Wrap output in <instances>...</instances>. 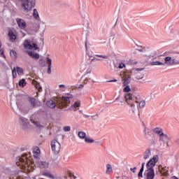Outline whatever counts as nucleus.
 I'll list each match as a JSON object with an SVG mask.
<instances>
[{
  "instance_id": "20",
  "label": "nucleus",
  "mask_w": 179,
  "mask_h": 179,
  "mask_svg": "<svg viewBox=\"0 0 179 179\" xmlns=\"http://www.w3.org/2000/svg\"><path fill=\"white\" fill-rule=\"evenodd\" d=\"M154 132L155 134H157V135H159V136L163 135V129H162V128H159V127H156L155 129H154Z\"/></svg>"
},
{
  "instance_id": "16",
  "label": "nucleus",
  "mask_w": 179,
  "mask_h": 179,
  "mask_svg": "<svg viewBox=\"0 0 179 179\" xmlns=\"http://www.w3.org/2000/svg\"><path fill=\"white\" fill-rule=\"evenodd\" d=\"M165 62L164 63V65H167L168 66H172V57H166L164 58Z\"/></svg>"
},
{
  "instance_id": "36",
  "label": "nucleus",
  "mask_w": 179,
  "mask_h": 179,
  "mask_svg": "<svg viewBox=\"0 0 179 179\" xmlns=\"http://www.w3.org/2000/svg\"><path fill=\"white\" fill-rule=\"evenodd\" d=\"M10 55L13 58H16V55H17V53H16V51H15V50H10Z\"/></svg>"
},
{
  "instance_id": "46",
  "label": "nucleus",
  "mask_w": 179,
  "mask_h": 179,
  "mask_svg": "<svg viewBox=\"0 0 179 179\" xmlns=\"http://www.w3.org/2000/svg\"><path fill=\"white\" fill-rule=\"evenodd\" d=\"M12 73H13V78H16V69L15 68L13 69Z\"/></svg>"
},
{
  "instance_id": "3",
  "label": "nucleus",
  "mask_w": 179,
  "mask_h": 179,
  "mask_svg": "<svg viewBox=\"0 0 179 179\" xmlns=\"http://www.w3.org/2000/svg\"><path fill=\"white\" fill-rule=\"evenodd\" d=\"M21 1V8L22 10L24 12V13H28L31 10V8H33V3L31 1L29 0H20Z\"/></svg>"
},
{
  "instance_id": "5",
  "label": "nucleus",
  "mask_w": 179,
  "mask_h": 179,
  "mask_svg": "<svg viewBox=\"0 0 179 179\" xmlns=\"http://www.w3.org/2000/svg\"><path fill=\"white\" fill-rule=\"evenodd\" d=\"M18 122L23 131H27L29 128V121L27 119L22 115L18 117Z\"/></svg>"
},
{
  "instance_id": "8",
  "label": "nucleus",
  "mask_w": 179,
  "mask_h": 179,
  "mask_svg": "<svg viewBox=\"0 0 179 179\" xmlns=\"http://www.w3.org/2000/svg\"><path fill=\"white\" fill-rule=\"evenodd\" d=\"M72 95H70L69 96H62V98H60L59 100H57V106H59V107H62V106H68L69 99H72Z\"/></svg>"
},
{
  "instance_id": "26",
  "label": "nucleus",
  "mask_w": 179,
  "mask_h": 179,
  "mask_svg": "<svg viewBox=\"0 0 179 179\" xmlns=\"http://www.w3.org/2000/svg\"><path fill=\"white\" fill-rule=\"evenodd\" d=\"M8 36L10 37V41L11 43L15 42V40H16V35L13 34V32H9Z\"/></svg>"
},
{
  "instance_id": "56",
  "label": "nucleus",
  "mask_w": 179,
  "mask_h": 179,
  "mask_svg": "<svg viewBox=\"0 0 179 179\" xmlns=\"http://www.w3.org/2000/svg\"><path fill=\"white\" fill-rule=\"evenodd\" d=\"M42 44H44V41H43V40H41Z\"/></svg>"
},
{
  "instance_id": "31",
  "label": "nucleus",
  "mask_w": 179,
  "mask_h": 179,
  "mask_svg": "<svg viewBox=\"0 0 179 179\" xmlns=\"http://www.w3.org/2000/svg\"><path fill=\"white\" fill-rule=\"evenodd\" d=\"M167 139H169V137L164 134L159 136V140L162 141L163 142H164V141H167Z\"/></svg>"
},
{
  "instance_id": "58",
  "label": "nucleus",
  "mask_w": 179,
  "mask_h": 179,
  "mask_svg": "<svg viewBox=\"0 0 179 179\" xmlns=\"http://www.w3.org/2000/svg\"><path fill=\"white\" fill-rule=\"evenodd\" d=\"M116 100H120V96H118V97L116 99Z\"/></svg>"
},
{
  "instance_id": "59",
  "label": "nucleus",
  "mask_w": 179,
  "mask_h": 179,
  "mask_svg": "<svg viewBox=\"0 0 179 179\" xmlns=\"http://www.w3.org/2000/svg\"><path fill=\"white\" fill-rule=\"evenodd\" d=\"M85 117H87V118H89L90 116H89V115H88V116H87V115H85Z\"/></svg>"
},
{
  "instance_id": "30",
  "label": "nucleus",
  "mask_w": 179,
  "mask_h": 179,
  "mask_svg": "<svg viewBox=\"0 0 179 179\" xmlns=\"http://www.w3.org/2000/svg\"><path fill=\"white\" fill-rule=\"evenodd\" d=\"M85 142H86V143H94V140L92 138H90L89 137H85Z\"/></svg>"
},
{
  "instance_id": "49",
  "label": "nucleus",
  "mask_w": 179,
  "mask_h": 179,
  "mask_svg": "<svg viewBox=\"0 0 179 179\" xmlns=\"http://www.w3.org/2000/svg\"><path fill=\"white\" fill-rule=\"evenodd\" d=\"M59 87H60L61 89H65L66 88L65 85H59Z\"/></svg>"
},
{
  "instance_id": "38",
  "label": "nucleus",
  "mask_w": 179,
  "mask_h": 179,
  "mask_svg": "<svg viewBox=\"0 0 179 179\" xmlns=\"http://www.w3.org/2000/svg\"><path fill=\"white\" fill-rule=\"evenodd\" d=\"M95 57H98V58H103V59H108V56L107 55H95Z\"/></svg>"
},
{
  "instance_id": "14",
  "label": "nucleus",
  "mask_w": 179,
  "mask_h": 179,
  "mask_svg": "<svg viewBox=\"0 0 179 179\" xmlns=\"http://www.w3.org/2000/svg\"><path fill=\"white\" fill-rule=\"evenodd\" d=\"M16 22H17L19 27H20V29H24V27H26V22H24V20L20 19V18H17Z\"/></svg>"
},
{
  "instance_id": "17",
  "label": "nucleus",
  "mask_w": 179,
  "mask_h": 179,
  "mask_svg": "<svg viewBox=\"0 0 179 179\" xmlns=\"http://www.w3.org/2000/svg\"><path fill=\"white\" fill-rule=\"evenodd\" d=\"M159 171L162 176H169V172L166 170V168L162 167L161 165L159 166Z\"/></svg>"
},
{
  "instance_id": "42",
  "label": "nucleus",
  "mask_w": 179,
  "mask_h": 179,
  "mask_svg": "<svg viewBox=\"0 0 179 179\" xmlns=\"http://www.w3.org/2000/svg\"><path fill=\"white\" fill-rule=\"evenodd\" d=\"M63 131H64V132H69L71 131V127H69V126L64 127Z\"/></svg>"
},
{
  "instance_id": "27",
  "label": "nucleus",
  "mask_w": 179,
  "mask_h": 179,
  "mask_svg": "<svg viewBox=\"0 0 179 179\" xmlns=\"http://www.w3.org/2000/svg\"><path fill=\"white\" fill-rule=\"evenodd\" d=\"M78 137L80 139H85L86 138V133L84 131H79L78 132Z\"/></svg>"
},
{
  "instance_id": "19",
  "label": "nucleus",
  "mask_w": 179,
  "mask_h": 179,
  "mask_svg": "<svg viewBox=\"0 0 179 179\" xmlns=\"http://www.w3.org/2000/svg\"><path fill=\"white\" fill-rule=\"evenodd\" d=\"M46 106L50 108H55L56 105L53 100H50L46 102Z\"/></svg>"
},
{
  "instance_id": "22",
  "label": "nucleus",
  "mask_w": 179,
  "mask_h": 179,
  "mask_svg": "<svg viewBox=\"0 0 179 179\" xmlns=\"http://www.w3.org/2000/svg\"><path fill=\"white\" fill-rule=\"evenodd\" d=\"M150 155H152L150 150L149 149L146 150L143 155V159H145V160L146 159H149V157H150Z\"/></svg>"
},
{
  "instance_id": "41",
  "label": "nucleus",
  "mask_w": 179,
  "mask_h": 179,
  "mask_svg": "<svg viewBox=\"0 0 179 179\" xmlns=\"http://www.w3.org/2000/svg\"><path fill=\"white\" fill-rule=\"evenodd\" d=\"M109 43L112 44V45H115V39H114V37H111V38L109 39Z\"/></svg>"
},
{
  "instance_id": "2",
  "label": "nucleus",
  "mask_w": 179,
  "mask_h": 179,
  "mask_svg": "<svg viewBox=\"0 0 179 179\" xmlns=\"http://www.w3.org/2000/svg\"><path fill=\"white\" fill-rule=\"evenodd\" d=\"M17 166H22L24 169H27L30 166V160L27 159L26 155H23L18 157V161L16 163Z\"/></svg>"
},
{
  "instance_id": "53",
  "label": "nucleus",
  "mask_w": 179,
  "mask_h": 179,
  "mask_svg": "<svg viewBox=\"0 0 179 179\" xmlns=\"http://www.w3.org/2000/svg\"><path fill=\"white\" fill-rule=\"evenodd\" d=\"M94 59H96V61H100V59H96L95 57L92 59V61H94Z\"/></svg>"
},
{
  "instance_id": "11",
  "label": "nucleus",
  "mask_w": 179,
  "mask_h": 179,
  "mask_svg": "<svg viewBox=\"0 0 179 179\" xmlns=\"http://www.w3.org/2000/svg\"><path fill=\"white\" fill-rule=\"evenodd\" d=\"M30 122H31V124H33V125H34L35 128H36V129H38V131L44 129V126L40 124V122H38V121L34 120L33 117H30Z\"/></svg>"
},
{
  "instance_id": "7",
  "label": "nucleus",
  "mask_w": 179,
  "mask_h": 179,
  "mask_svg": "<svg viewBox=\"0 0 179 179\" xmlns=\"http://www.w3.org/2000/svg\"><path fill=\"white\" fill-rule=\"evenodd\" d=\"M24 47L26 50H34V51L38 50V47L37 46V43H36V42L28 41L27 40L24 42Z\"/></svg>"
},
{
  "instance_id": "15",
  "label": "nucleus",
  "mask_w": 179,
  "mask_h": 179,
  "mask_svg": "<svg viewBox=\"0 0 179 179\" xmlns=\"http://www.w3.org/2000/svg\"><path fill=\"white\" fill-rule=\"evenodd\" d=\"M26 52H27L28 55L34 59H38V58H40V55H38V53H36L32 51H27Z\"/></svg>"
},
{
  "instance_id": "18",
  "label": "nucleus",
  "mask_w": 179,
  "mask_h": 179,
  "mask_svg": "<svg viewBox=\"0 0 179 179\" xmlns=\"http://www.w3.org/2000/svg\"><path fill=\"white\" fill-rule=\"evenodd\" d=\"M29 103L31 104V107L34 108L36 107L37 103L36 102V99L34 98H29Z\"/></svg>"
},
{
  "instance_id": "55",
  "label": "nucleus",
  "mask_w": 179,
  "mask_h": 179,
  "mask_svg": "<svg viewBox=\"0 0 179 179\" xmlns=\"http://www.w3.org/2000/svg\"><path fill=\"white\" fill-rule=\"evenodd\" d=\"M85 47H86V48H87V43H85Z\"/></svg>"
},
{
  "instance_id": "9",
  "label": "nucleus",
  "mask_w": 179,
  "mask_h": 179,
  "mask_svg": "<svg viewBox=\"0 0 179 179\" xmlns=\"http://www.w3.org/2000/svg\"><path fill=\"white\" fill-rule=\"evenodd\" d=\"M35 162L36 166H38L41 169H48V167H50V162L45 160L37 159V161H36Z\"/></svg>"
},
{
  "instance_id": "4",
  "label": "nucleus",
  "mask_w": 179,
  "mask_h": 179,
  "mask_svg": "<svg viewBox=\"0 0 179 179\" xmlns=\"http://www.w3.org/2000/svg\"><path fill=\"white\" fill-rule=\"evenodd\" d=\"M52 151L55 155H58L61 150V143L57 139H54L51 141Z\"/></svg>"
},
{
  "instance_id": "32",
  "label": "nucleus",
  "mask_w": 179,
  "mask_h": 179,
  "mask_svg": "<svg viewBox=\"0 0 179 179\" xmlns=\"http://www.w3.org/2000/svg\"><path fill=\"white\" fill-rule=\"evenodd\" d=\"M43 175L45 176L46 177H49L50 178H54V176H52V174H51V173L48 171L43 172Z\"/></svg>"
},
{
  "instance_id": "21",
  "label": "nucleus",
  "mask_w": 179,
  "mask_h": 179,
  "mask_svg": "<svg viewBox=\"0 0 179 179\" xmlns=\"http://www.w3.org/2000/svg\"><path fill=\"white\" fill-rule=\"evenodd\" d=\"M113 171V166L110 164H106V174H111V172Z\"/></svg>"
},
{
  "instance_id": "24",
  "label": "nucleus",
  "mask_w": 179,
  "mask_h": 179,
  "mask_svg": "<svg viewBox=\"0 0 179 179\" xmlns=\"http://www.w3.org/2000/svg\"><path fill=\"white\" fill-rule=\"evenodd\" d=\"M145 169V162H143L142 164H141V169H140V171L138 172V177H141V178L143 177V170Z\"/></svg>"
},
{
  "instance_id": "47",
  "label": "nucleus",
  "mask_w": 179,
  "mask_h": 179,
  "mask_svg": "<svg viewBox=\"0 0 179 179\" xmlns=\"http://www.w3.org/2000/svg\"><path fill=\"white\" fill-rule=\"evenodd\" d=\"M118 68L120 69H122V68H125V64H120Z\"/></svg>"
},
{
  "instance_id": "54",
  "label": "nucleus",
  "mask_w": 179,
  "mask_h": 179,
  "mask_svg": "<svg viewBox=\"0 0 179 179\" xmlns=\"http://www.w3.org/2000/svg\"><path fill=\"white\" fill-rule=\"evenodd\" d=\"M164 55H169V52H165Z\"/></svg>"
},
{
  "instance_id": "60",
  "label": "nucleus",
  "mask_w": 179,
  "mask_h": 179,
  "mask_svg": "<svg viewBox=\"0 0 179 179\" xmlns=\"http://www.w3.org/2000/svg\"><path fill=\"white\" fill-rule=\"evenodd\" d=\"M1 42H0V48H1Z\"/></svg>"
},
{
  "instance_id": "45",
  "label": "nucleus",
  "mask_w": 179,
  "mask_h": 179,
  "mask_svg": "<svg viewBox=\"0 0 179 179\" xmlns=\"http://www.w3.org/2000/svg\"><path fill=\"white\" fill-rule=\"evenodd\" d=\"M35 87H36V89H38V92H41L42 90V88L40 86V84L37 83L35 85Z\"/></svg>"
},
{
  "instance_id": "51",
  "label": "nucleus",
  "mask_w": 179,
  "mask_h": 179,
  "mask_svg": "<svg viewBox=\"0 0 179 179\" xmlns=\"http://www.w3.org/2000/svg\"><path fill=\"white\" fill-rule=\"evenodd\" d=\"M130 170L131 171H132V173H135V170H136V167H134V169L131 168Z\"/></svg>"
},
{
  "instance_id": "12",
  "label": "nucleus",
  "mask_w": 179,
  "mask_h": 179,
  "mask_svg": "<svg viewBox=\"0 0 179 179\" xmlns=\"http://www.w3.org/2000/svg\"><path fill=\"white\" fill-rule=\"evenodd\" d=\"M33 153L35 162H37V160H40V155L41 152L40 151V148L38 147H35L34 148Z\"/></svg>"
},
{
  "instance_id": "25",
  "label": "nucleus",
  "mask_w": 179,
  "mask_h": 179,
  "mask_svg": "<svg viewBox=\"0 0 179 179\" xmlns=\"http://www.w3.org/2000/svg\"><path fill=\"white\" fill-rule=\"evenodd\" d=\"M10 106H11L12 108L14 110V111H17L18 106H17V102L11 101H10Z\"/></svg>"
},
{
  "instance_id": "33",
  "label": "nucleus",
  "mask_w": 179,
  "mask_h": 179,
  "mask_svg": "<svg viewBox=\"0 0 179 179\" xmlns=\"http://www.w3.org/2000/svg\"><path fill=\"white\" fill-rule=\"evenodd\" d=\"M15 70L18 75H23V69L20 67H17Z\"/></svg>"
},
{
  "instance_id": "28",
  "label": "nucleus",
  "mask_w": 179,
  "mask_h": 179,
  "mask_svg": "<svg viewBox=\"0 0 179 179\" xmlns=\"http://www.w3.org/2000/svg\"><path fill=\"white\" fill-rule=\"evenodd\" d=\"M34 19H36V20H40V16H38V12L36 9H34Z\"/></svg>"
},
{
  "instance_id": "13",
  "label": "nucleus",
  "mask_w": 179,
  "mask_h": 179,
  "mask_svg": "<svg viewBox=\"0 0 179 179\" xmlns=\"http://www.w3.org/2000/svg\"><path fill=\"white\" fill-rule=\"evenodd\" d=\"M143 70V68L142 69H137V68H135L133 69V71H134L136 75V79H143V73H141V71H142Z\"/></svg>"
},
{
  "instance_id": "35",
  "label": "nucleus",
  "mask_w": 179,
  "mask_h": 179,
  "mask_svg": "<svg viewBox=\"0 0 179 179\" xmlns=\"http://www.w3.org/2000/svg\"><path fill=\"white\" fill-rule=\"evenodd\" d=\"M73 108H78V107H80V101H76L72 106Z\"/></svg>"
},
{
  "instance_id": "52",
  "label": "nucleus",
  "mask_w": 179,
  "mask_h": 179,
  "mask_svg": "<svg viewBox=\"0 0 179 179\" xmlns=\"http://www.w3.org/2000/svg\"><path fill=\"white\" fill-rule=\"evenodd\" d=\"M108 82H117V80L114 79V80H108Z\"/></svg>"
},
{
  "instance_id": "37",
  "label": "nucleus",
  "mask_w": 179,
  "mask_h": 179,
  "mask_svg": "<svg viewBox=\"0 0 179 179\" xmlns=\"http://www.w3.org/2000/svg\"><path fill=\"white\" fill-rule=\"evenodd\" d=\"M138 106L139 108H143L146 106V102L145 101H141Z\"/></svg>"
},
{
  "instance_id": "1",
  "label": "nucleus",
  "mask_w": 179,
  "mask_h": 179,
  "mask_svg": "<svg viewBox=\"0 0 179 179\" xmlns=\"http://www.w3.org/2000/svg\"><path fill=\"white\" fill-rule=\"evenodd\" d=\"M125 100L126 103L131 107V112L133 114H138L139 115V109H138V97L135 96V95L131 94V93H127L125 94ZM135 103L136 105H135Z\"/></svg>"
},
{
  "instance_id": "23",
  "label": "nucleus",
  "mask_w": 179,
  "mask_h": 179,
  "mask_svg": "<svg viewBox=\"0 0 179 179\" xmlns=\"http://www.w3.org/2000/svg\"><path fill=\"white\" fill-rule=\"evenodd\" d=\"M47 61H48V73L50 74V73H51V65L52 64V61L50 58H48Z\"/></svg>"
},
{
  "instance_id": "57",
  "label": "nucleus",
  "mask_w": 179,
  "mask_h": 179,
  "mask_svg": "<svg viewBox=\"0 0 179 179\" xmlns=\"http://www.w3.org/2000/svg\"><path fill=\"white\" fill-rule=\"evenodd\" d=\"M30 110V108H27L26 111H29Z\"/></svg>"
},
{
  "instance_id": "43",
  "label": "nucleus",
  "mask_w": 179,
  "mask_h": 179,
  "mask_svg": "<svg viewBox=\"0 0 179 179\" xmlns=\"http://www.w3.org/2000/svg\"><path fill=\"white\" fill-rule=\"evenodd\" d=\"M124 93H128L129 92H131V88L129 87V85H127L124 88Z\"/></svg>"
},
{
  "instance_id": "34",
  "label": "nucleus",
  "mask_w": 179,
  "mask_h": 179,
  "mask_svg": "<svg viewBox=\"0 0 179 179\" xmlns=\"http://www.w3.org/2000/svg\"><path fill=\"white\" fill-rule=\"evenodd\" d=\"M130 78L131 77H128V78H125L124 79H123V80H124V82H123L124 86H127L129 83Z\"/></svg>"
},
{
  "instance_id": "48",
  "label": "nucleus",
  "mask_w": 179,
  "mask_h": 179,
  "mask_svg": "<svg viewBox=\"0 0 179 179\" xmlns=\"http://www.w3.org/2000/svg\"><path fill=\"white\" fill-rule=\"evenodd\" d=\"M0 54H1V55H3V57L4 58H6L5 55H3V50H0Z\"/></svg>"
},
{
  "instance_id": "44",
  "label": "nucleus",
  "mask_w": 179,
  "mask_h": 179,
  "mask_svg": "<svg viewBox=\"0 0 179 179\" xmlns=\"http://www.w3.org/2000/svg\"><path fill=\"white\" fill-rule=\"evenodd\" d=\"M171 64H172V66L173 65H177L179 64V62H177V60L176 59H172V62H171Z\"/></svg>"
},
{
  "instance_id": "29",
  "label": "nucleus",
  "mask_w": 179,
  "mask_h": 179,
  "mask_svg": "<svg viewBox=\"0 0 179 179\" xmlns=\"http://www.w3.org/2000/svg\"><path fill=\"white\" fill-rule=\"evenodd\" d=\"M19 86H20L21 87H24L26 86V80L22 78L21 80H20Z\"/></svg>"
},
{
  "instance_id": "61",
  "label": "nucleus",
  "mask_w": 179,
  "mask_h": 179,
  "mask_svg": "<svg viewBox=\"0 0 179 179\" xmlns=\"http://www.w3.org/2000/svg\"><path fill=\"white\" fill-rule=\"evenodd\" d=\"M3 1H6V0H3Z\"/></svg>"
},
{
  "instance_id": "6",
  "label": "nucleus",
  "mask_w": 179,
  "mask_h": 179,
  "mask_svg": "<svg viewBox=\"0 0 179 179\" xmlns=\"http://www.w3.org/2000/svg\"><path fill=\"white\" fill-rule=\"evenodd\" d=\"M157 162H159V155H154L146 164L147 169L154 170L153 167L156 166Z\"/></svg>"
},
{
  "instance_id": "10",
  "label": "nucleus",
  "mask_w": 179,
  "mask_h": 179,
  "mask_svg": "<svg viewBox=\"0 0 179 179\" xmlns=\"http://www.w3.org/2000/svg\"><path fill=\"white\" fill-rule=\"evenodd\" d=\"M144 176L147 179H154L155 178V169H147L145 171Z\"/></svg>"
},
{
  "instance_id": "50",
  "label": "nucleus",
  "mask_w": 179,
  "mask_h": 179,
  "mask_svg": "<svg viewBox=\"0 0 179 179\" xmlns=\"http://www.w3.org/2000/svg\"><path fill=\"white\" fill-rule=\"evenodd\" d=\"M83 87H85V85H83V84H80L78 87V89H83Z\"/></svg>"
},
{
  "instance_id": "39",
  "label": "nucleus",
  "mask_w": 179,
  "mask_h": 179,
  "mask_svg": "<svg viewBox=\"0 0 179 179\" xmlns=\"http://www.w3.org/2000/svg\"><path fill=\"white\" fill-rule=\"evenodd\" d=\"M39 65H40V66H41L42 68H44V66H45V65H47V63H46L45 61H44L43 59H41V60H40Z\"/></svg>"
},
{
  "instance_id": "40",
  "label": "nucleus",
  "mask_w": 179,
  "mask_h": 179,
  "mask_svg": "<svg viewBox=\"0 0 179 179\" xmlns=\"http://www.w3.org/2000/svg\"><path fill=\"white\" fill-rule=\"evenodd\" d=\"M151 65H163V66H164V63L161 62H151Z\"/></svg>"
}]
</instances>
